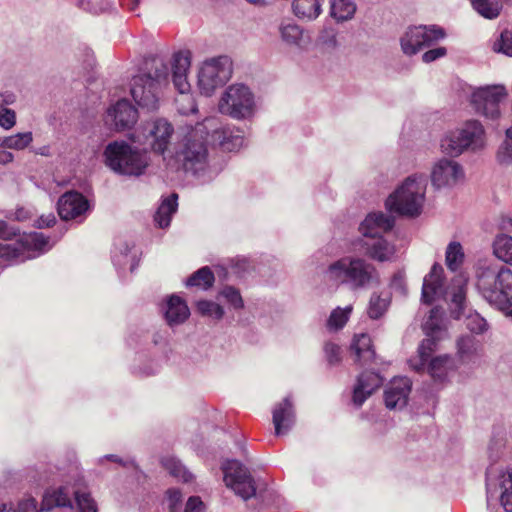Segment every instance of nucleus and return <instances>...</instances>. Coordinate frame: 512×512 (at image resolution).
Here are the masks:
<instances>
[{"mask_svg":"<svg viewBox=\"0 0 512 512\" xmlns=\"http://www.w3.org/2000/svg\"><path fill=\"white\" fill-rule=\"evenodd\" d=\"M170 71L168 62L160 56L145 61L144 72L134 76L131 84V95L139 107L148 111L158 108V92L168 84Z\"/></svg>","mask_w":512,"mask_h":512,"instance_id":"f257e3e1","label":"nucleus"},{"mask_svg":"<svg viewBox=\"0 0 512 512\" xmlns=\"http://www.w3.org/2000/svg\"><path fill=\"white\" fill-rule=\"evenodd\" d=\"M207 135L205 126L197 124L195 127L187 128L175 144V160L186 172L197 174L205 169L208 162Z\"/></svg>","mask_w":512,"mask_h":512,"instance_id":"f03ea898","label":"nucleus"},{"mask_svg":"<svg viewBox=\"0 0 512 512\" xmlns=\"http://www.w3.org/2000/svg\"><path fill=\"white\" fill-rule=\"evenodd\" d=\"M394 226V218L382 212L370 213L360 224L359 230L367 238L364 245L366 254L379 262L389 261L395 253L394 245L387 242L382 234Z\"/></svg>","mask_w":512,"mask_h":512,"instance_id":"7ed1b4c3","label":"nucleus"},{"mask_svg":"<svg viewBox=\"0 0 512 512\" xmlns=\"http://www.w3.org/2000/svg\"><path fill=\"white\" fill-rule=\"evenodd\" d=\"M324 276L336 285L352 283L357 286H366L376 283L378 279L374 266L363 259L349 256L331 263Z\"/></svg>","mask_w":512,"mask_h":512,"instance_id":"20e7f679","label":"nucleus"},{"mask_svg":"<svg viewBox=\"0 0 512 512\" xmlns=\"http://www.w3.org/2000/svg\"><path fill=\"white\" fill-rule=\"evenodd\" d=\"M105 163L114 172L128 176L142 175L149 165L145 151L124 141L109 143L104 151Z\"/></svg>","mask_w":512,"mask_h":512,"instance_id":"39448f33","label":"nucleus"},{"mask_svg":"<svg viewBox=\"0 0 512 512\" xmlns=\"http://www.w3.org/2000/svg\"><path fill=\"white\" fill-rule=\"evenodd\" d=\"M426 184L422 177H408L390 196L385 205L390 212L416 217L423 207Z\"/></svg>","mask_w":512,"mask_h":512,"instance_id":"423d86ee","label":"nucleus"},{"mask_svg":"<svg viewBox=\"0 0 512 512\" xmlns=\"http://www.w3.org/2000/svg\"><path fill=\"white\" fill-rule=\"evenodd\" d=\"M218 109L220 113L236 120L251 119L258 111L255 94L245 84L229 85L222 93Z\"/></svg>","mask_w":512,"mask_h":512,"instance_id":"0eeeda50","label":"nucleus"},{"mask_svg":"<svg viewBox=\"0 0 512 512\" xmlns=\"http://www.w3.org/2000/svg\"><path fill=\"white\" fill-rule=\"evenodd\" d=\"M484 128L477 120H469L461 127L447 132L440 142L443 153L457 157L466 150H477L484 146Z\"/></svg>","mask_w":512,"mask_h":512,"instance_id":"6e6552de","label":"nucleus"},{"mask_svg":"<svg viewBox=\"0 0 512 512\" xmlns=\"http://www.w3.org/2000/svg\"><path fill=\"white\" fill-rule=\"evenodd\" d=\"M191 65V54L189 51L176 52L172 57L171 74L175 89L180 93L175 102L179 113L188 115L197 111L194 98L189 94L191 86L187 75Z\"/></svg>","mask_w":512,"mask_h":512,"instance_id":"1a4fd4ad","label":"nucleus"},{"mask_svg":"<svg viewBox=\"0 0 512 512\" xmlns=\"http://www.w3.org/2000/svg\"><path fill=\"white\" fill-rule=\"evenodd\" d=\"M232 61L228 56H218L203 62L198 72V87L201 94L211 96L232 76Z\"/></svg>","mask_w":512,"mask_h":512,"instance_id":"9d476101","label":"nucleus"},{"mask_svg":"<svg viewBox=\"0 0 512 512\" xmlns=\"http://www.w3.org/2000/svg\"><path fill=\"white\" fill-rule=\"evenodd\" d=\"M224 481L227 487L244 501L258 497L256 482L249 470L237 460H228L223 464Z\"/></svg>","mask_w":512,"mask_h":512,"instance_id":"9b49d317","label":"nucleus"},{"mask_svg":"<svg viewBox=\"0 0 512 512\" xmlns=\"http://www.w3.org/2000/svg\"><path fill=\"white\" fill-rule=\"evenodd\" d=\"M445 31L438 26H412L400 38L402 52L407 56L417 54L445 37Z\"/></svg>","mask_w":512,"mask_h":512,"instance_id":"f8f14e48","label":"nucleus"},{"mask_svg":"<svg viewBox=\"0 0 512 512\" xmlns=\"http://www.w3.org/2000/svg\"><path fill=\"white\" fill-rule=\"evenodd\" d=\"M507 93L501 85L475 88L470 96V104L477 114L496 119L500 115V103Z\"/></svg>","mask_w":512,"mask_h":512,"instance_id":"ddd939ff","label":"nucleus"},{"mask_svg":"<svg viewBox=\"0 0 512 512\" xmlns=\"http://www.w3.org/2000/svg\"><path fill=\"white\" fill-rule=\"evenodd\" d=\"M173 133L172 124L166 119L160 118L147 122L142 127L141 135H138L137 138L141 142L140 137L142 136L144 144H147L153 152L165 155Z\"/></svg>","mask_w":512,"mask_h":512,"instance_id":"4468645a","label":"nucleus"},{"mask_svg":"<svg viewBox=\"0 0 512 512\" xmlns=\"http://www.w3.org/2000/svg\"><path fill=\"white\" fill-rule=\"evenodd\" d=\"M466 260L464 247L458 241H451L445 249V266L450 274L451 288H466L469 273L463 268Z\"/></svg>","mask_w":512,"mask_h":512,"instance_id":"2eb2a0df","label":"nucleus"},{"mask_svg":"<svg viewBox=\"0 0 512 512\" xmlns=\"http://www.w3.org/2000/svg\"><path fill=\"white\" fill-rule=\"evenodd\" d=\"M478 288H512V271L486 260H479L475 267Z\"/></svg>","mask_w":512,"mask_h":512,"instance_id":"dca6fc26","label":"nucleus"},{"mask_svg":"<svg viewBox=\"0 0 512 512\" xmlns=\"http://www.w3.org/2000/svg\"><path fill=\"white\" fill-rule=\"evenodd\" d=\"M430 177L435 188H451L463 180L464 171L457 161L441 158L433 164Z\"/></svg>","mask_w":512,"mask_h":512,"instance_id":"f3484780","label":"nucleus"},{"mask_svg":"<svg viewBox=\"0 0 512 512\" xmlns=\"http://www.w3.org/2000/svg\"><path fill=\"white\" fill-rule=\"evenodd\" d=\"M90 209L88 200L79 192L68 191L57 202L58 214L63 220L82 221Z\"/></svg>","mask_w":512,"mask_h":512,"instance_id":"a211bd4d","label":"nucleus"},{"mask_svg":"<svg viewBox=\"0 0 512 512\" xmlns=\"http://www.w3.org/2000/svg\"><path fill=\"white\" fill-rule=\"evenodd\" d=\"M412 382L407 377L394 378L384 392V401L388 409L403 408L408 402Z\"/></svg>","mask_w":512,"mask_h":512,"instance_id":"6ab92c4d","label":"nucleus"},{"mask_svg":"<svg viewBox=\"0 0 512 512\" xmlns=\"http://www.w3.org/2000/svg\"><path fill=\"white\" fill-rule=\"evenodd\" d=\"M350 353L354 363L361 367L374 363L376 353L371 337L365 333L355 335L350 345Z\"/></svg>","mask_w":512,"mask_h":512,"instance_id":"aec40b11","label":"nucleus"},{"mask_svg":"<svg viewBox=\"0 0 512 512\" xmlns=\"http://www.w3.org/2000/svg\"><path fill=\"white\" fill-rule=\"evenodd\" d=\"M108 117L113 120L116 129L123 130L136 123L138 112L128 100L122 99L108 110Z\"/></svg>","mask_w":512,"mask_h":512,"instance_id":"412c9836","label":"nucleus"},{"mask_svg":"<svg viewBox=\"0 0 512 512\" xmlns=\"http://www.w3.org/2000/svg\"><path fill=\"white\" fill-rule=\"evenodd\" d=\"M295 413L291 400L286 397L275 405L273 410V424L275 434L281 435L291 428L294 423Z\"/></svg>","mask_w":512,"mask_h":512,"instance_id":"4be33fe9","label":"nucleus"},{"mask_svg":"<svg viewBox=\"0 0 512 512\" xmlns=\"http://www.w3.org/2000/svg\"><path fill=\"white\" fill-rule=\"evenodd\" d=\"M30 257L26 245L19 235L12 240L0 242V258L7 262H23Z\"/></svg>","mask_w":512,"mask_h":512,"instance_id":"5701e85b","label":"nucleus"},{"mask_svg":"<svg viewBox=\"0 0 512 512\" xmlns=\"http://www.w3.org/2000/svg\"><path fill=\"white\" fill-rule=\"evenodd\" d=\"M190 315L189 308L184 300L172 295L167 302L165 319L170 326L183 323Z\"/></svg>","mask_w":512,"mask_h":512,"instance_id":"b1692460","label":"nucleus"},{"mask_svg":"<svg viewBox=\"0 0 512 512\" xmlns=\"http://www.w3.org/2000/svg\"><path fill=\"white\" fill-rule=\"evenodd\" d=\"M323 0H294L292 3V10L300 19L314 20L322 11Z\"/></svg>","mask_w":512,"mask_h":512,"instance_id":"393cba45","label":"nucleus"},{"mask_svg":"<svg viewBox=\"0 0 512 512\" xmlns=\"http://www.w3.org/2000/svg\"><path fill=\"white\" fill-rule=\"evenodd\" d=\"M489 303L512 317V290H483Z\"/></svg>","mask_w":512,"mask_h":512,"instance_id":"a878e982","label":"nucleus"},{"mask_svg":"<svg viewBox=\"0 0 512 512\" xmlns=\"http://www.w3.org/2000/svg\"><path fill=\"white\" fill-rule=\"evenodd\" d=\"M451 286L449 272L446 273L441 264L434 263L424 277L422 288H451Z\"/></svg>","mask_w":512,"mask_h":512,"instance_id":"bb28decb","label":"nucleus"},{"mask_svg":"<svg viewBox=\"0 0 512 512\" xmlns=\"http://www.w3.org/2000/svg\"><path fill=\"white\" fill-rule=\"evenodd\" d=\"M55 507H72L71 499L65 487H59L45 493L41 510L50 511Z\"/></svg>","mask_w":512,"mask_h":512,"instance_id":"cd10ccee","label":"nucleus"},{"mask_svg":"<svg viewBox=\"0 0 512 512\" xmlns=\"http://www.w3.org/2000/svg\"><path fill=\"white\" fill-rule=\"evenodd\" d=\"M177 199L178 195L173 193L162 201L154 216L158 227L166 228L170 225L171 217L177 210Z\"/></svg>","mask_w":512,"mask_h":512,"instance_id":"c85d7f7f","label":"nucleus"},{"mask_svg":"<svg viewBox=\"0 0 512 512\" xmlns=\"http://www.w3.org/2000/svg\"><path fill=\"white\" fill-rule=\"evenodd\" d=\"M390 290H381L379 293H373L370 298L368 315L372 319H379L387 311L391 303Z\"/></svg>","mask_w":512,"mask_h":512,"instance_id":"c756f323","label":"nucleus"},{"mask_svg":"<svg viewBox=\"0 0 512 512\" xmlns=\"http://www.w3.org/2000/svg\"><path fill=\"white\" fill-rule=\"evenodd\" d=\"M330 16L337 22L348 21L356 12V4L352 0H330Z\"/></svg>","mask_w":512,"mask_h":512,"instance_id":"7c9ffc66","label":"nucleus"},{"mask_svg":"<svg viewBox=\"0 0 512 512\" xmlns=\"http://www.w3.org/2000/svg\"><path fill=\"white\" fill-rule=\"evenodd\" d=\"M493 253L501 261L512 265V236L505 233L496 236Z\"/></svg>","mask_w":512,"mask_h":512,"instance_id":"2f4dec72","label":"nucleus"},{"mask_svg":"<svg viewBox=\"0 0 512 512\" xmlns=\"http://www.w3.org/2000/svg\"><path fill=\"white\" fill-rule=\"evenodd\" d=\"M33 141L31 131L16 133L6 137H0V147L12 150H24L29 147Z\"/></svg>","mask_w":512,"mask_h":512,"instance_id":"473e14b6","label":"nucleus"},{"mask_svg":"<svg viewBox=\"0 0 512 512\" xmlns=\"http://www.w3.org/2000/svg\"><path fill=\"white\" fill-rule=\"evenodd\" d=\"M162 466L175 478L183 482H190L193 478L192 474L182 465V463L174 457H163L161 459Z\"/></svg>","mask_w":512,"mask_h":512,"instance_id":"72a5a7b5","label":"nucleus"},{"mask_svg":"<svg viewBox=\"0 0 512 512\" xmlns=\"http://www.w3.org/2000/svg\"><path fill=\"white\" fill-rule=\"evenodd\" d=\"M214 274L207 266L200 268L187 278L185 284L188 287L212 288L214 284Z\"/></svg>","mask_w":512,"mask_h":512,"instance_id":"f704fd0d","label":"nucleus"},{"mask_svg":"<svg viewBox=\"0 0 512 512\" xmlns=\"http://www.w3.org/2000/svg\"><path fill=\"white\" fill-rule=\"evenodd\" d=\"M473 8L484 18L495 19L499 16L502 5L498 0H470Z\"/></svg>","mask_w":512,"mask_h":512,"instance_id":"c9c22d12","label":"nucleus"},{"mask_svg":"<svg viewBox=\"0 0 512 512\" xmlns=\"http://www.w3.org/2000/svg\"><path fill=\"white\" fill-rule=\"evenodd\" d=\"M451 358L447 355L437 356L429 362L428 373L437 381H442L446 375Z\"/></svg>","mask_w":512,"mask_h":512,"instance_id":"e433bc0d","label":"nucleus"},{"mask_svg":"<svg viewBox=\"0 0 512 512\" xmlns=\"http://www.w3.org/2000/svg\"><path fill=\"white\" fill-rule=\"evenodd\" d=\"M112 259L117 268L121 270L129 269L131 272L136 269L139 262L137 253L127 248L123 252L115 253Z\"/></svg>","mask_w":512,"mask_h":512,"instance_id":"4c0bfd02","label":"nucleus"},{"mask_svg":"<svg viewBox=\"0 0 512 512\" xmlns=\"http://www.w3.org/2000/svg\"><path fill=\"white\" fill-rule=\"evenodd\" d=\"M442 314L440 307L436 306L430 310L429 317L422 326L425 335H439L441 333Z\"/></svg>","mask_w":512,"mask_h":512,"instance_id":"58836bf2","label":"nucleus"},{"mask_svg":"<svg viewBox=\"0 0 512 512\" xmlns=\"http://www.w3.org/2000/svg\"><path fill=\"white\" fill-rule=\"evenodd\" d=\"M351 310V306H347L345 309H341L339 307L334 309L327 320L328 328L331 330L342 329L349 319Z\"/></svg>","mask_w":512,"mask_h":512,"instance_id":"ea45409f","label":"nucleus"},{"mask_svg":"<svg viewBox=\"0 0 512 512\" xmlns=\"http://www.w3.org/2000/svg\"><path fill=\"white\" fill-rule=\"evenodd\" d=\"M197 310L202 316L209 317L214 320H220L224 315L222 306L213 301H199L197 303Z\"/></svg>","mask_w":512,"mask_h":512,"instance_id":"a19ab883","label":"nucleus"},{"mask_svg":"<svg viewBox=\"0 0 512 512\" xmlns=\"http://www.w3.org/2000/svg\"><path fill=\"white\" fill-rule=\"evenodd\" d=\"M440 340L439 335H426V338L422 340L418 348L419 357L421 364L424 365L435 351L438 341Z\"/></svg>","mask_w":512,"mask_h":512,"instance_id":"79ce46f5","label":"nucleus"},{"mask_svg":"<svg viewBox=\"0 0 512 512\" xmlns=\"http://www.w3.org/2000/svg\"><path fill=\"white\" fill-rule=\"evenodd\" d=\"M497 159L504 165L512 163V127L506 130L505 139L497 153Z\"/></svg>","mask_w":512,"mask_h":512,"instance_id":"37998d69","label":"nucleus"},{"mask_svg":"<svg viewBox=\"0 0 512 512\" xmlns=\"http://www.w3.org/2000/svg\"><path fill=\"white\" fill-rule=\"evenodd\" d=\"M222 135L223 138L220 141V145L225 150L233 151L239 149L244 143L243 136H241L239 133L234 134L233 130L229 128H224L222 130Z\"/></svg>","mask_w":512,"mask_h":512,"instance_id":"c03bdc74","label":"nucleus"},{"mask_svg":"<svg viewBox=\"0 0 512 512\" xmlns=\"http://www.w3.org/2000/svg\"><path fill=\"white\" fill-rule=\"evenodd\" d=\"M357 383L373 393L382 385V378L376 372L365 370L358 376Z\"/></svg>","mask_w":512,"mask_h":512,"instance_id":"a18cd8bd","label":"nucleus"},{"mask_svg":"<svg viewBox=\"0 0 512 512\" xmlns=\"http://www.w3.org/2000/svg\"><path fill=\"white\" fill-rule=\"evenodd\" d=\"M22 238L26 245L27 254H30V248L43 251L49 246V237L45 236L43 233L35 232Z\"/></svg>","mask_w":512,"mask_h":512,"instance_id":"49530a36","label":"nucleus"},{"mask_svg":"<svg viewBox=\"0 0 512 512\" xmlns=\"http://www.w3.org/2000/svg\"><path fill=\"white\" fill-rule=\"evenodd\" d=\"M281 38L289 45H298L302 38V30L295 24H286L280 27Z\"/></svg>","mask_w":512,"mask_h":512,"instance_id":"de8ad7c7","label":"nucleus"},{"mask_svg":"<svg viewBox=\"0 0 512 512\" xmlns=\"http://www.w3.org/2000/svg\"><path fill=\"white\" fill-rule=\"evenodd\" d=\"M466 290H454L451 295L450 313L454 319H459L465 310Z\"/></svg>","mask_w":512,"mask_h":512,"instance_id":"09e8293b","label":"nucleus"},{"mask_svg":"<svg viewBox=\"0 0 512 512\" xmlns=\"http://www.w3.org/2000/svg\"><path fill=\"white\" fill-rule=\"evenodd\" d=\"M493 51L512 56V33L509 30L501 32L493 43Z\"/></svg>","mask_w":512,"mask_h":512,"instance_id":"8fccbe9b","label":"nucleus"},{"mask_svg":"<svg viewBox=\"0 0 512 512\" xmlns=\"http://www.w3.org/2000/svg\"><path fill=\"white\" fill-rule=\"evenodd\" d=\"M79 6L92 14H100L112 8L107 0H79Z\"/></svg>","mask_w":512,"mask_h":512,"instance_id":"3c124183","label":"nucleus"},{"mask_svg":"<svg viewBox=\"0 0 512 512\" xmlns=\"http://www.w3.org/2000/svg\"><path fill=\"white\" fill-rule=\"evenodd\" d=\"M75 500L78 507V512H97V505L90 493L75 492Z\"/></svg>","mask_w":512,"mask_h":512,"instance_id":"603ef678","label":"nucleus"},{"mask_svg":"<svg viewBox=\"0 0 512 512\" xmlns=\"http://www.w3.org/2000/svg\"><path fill=\"white\" fill-rule=\"evenodd\" d=\"M500 488V501L506 502L508 508L512 509V506L508 500L509 495H512V470H509L501 475Z\"/></svg>","mask_w":512,"mask_h":512,"instance_id":"864d4df0","label":"nucleus"},{"mask_svg":"<svg viewBox=\"0 0 512 512\" xmlns=\"http://www.w3.org/2000/svg\"><path fill=\"white\" fill-rule=\"evenodd\" d=\"M324 353L329 365L334 366L341 362V348L334 342H326L324 345Z\"/></svg>","mask_w":512,"mask_h":512,"instance_id":"5fc2aeb1","label":"nucleus"},{"mask_svg":"<svg viewBox=\"0 0 512 512\" xmlns=\"http://www.w3.org/2000/svg\"><path fill=\"white\" fill-rule=\"evenodd\" d=\"M466 326L471 332L480 334L487 330L488 325L484 318L475 314L468 317Z\"/></svg>","mask_w":512,"mask_h":512,"instance_id":"6e6d98bb","label":"nucleus"},{"mask_svg":"<svg viewBox=\"0 0 512 512\" xmlns=\"http://www.w3.org/2000/svg\"><path fill=\"white\" fill-rule=\"evenodd\" d=\"M372 392L363 388L362 384L357 383L353 390L352 401L356 407H361Z\"/></svg>","mask_w":512,"mask_h":512,"instance_id":"4d7b16f0","label":"nucleus"},{"mask_svg":"<svg viewBox=\"0 0 512 512\" xmlns=\"http://www.w3.org/2000/svg\"><path fill=\"white\" fill-rule=\"evenodd\" d=\"M16 114L11 109H2L0 111V126L4 129H10L15 125Z\"/></svg>","mask_w":512,"mask_h":512,"instance_id":"13d9d810","label":"nucleus"},{"mask_svg":"<svg viewBox=\"0 0 512 512\" xmlns=\"http://www.w3.org/2000/svg\"><path fill=\"white\" fill-rule=\"evenodd\" d=\"M223 296L236 309L243 307V299L240 290H222Z\"/></svg>","mask_w":512,"mask_h":512,"instance_id":"bf43d9fd","label":"nucleus"},{"mask_svg":"<svg viewBox=\"0 0 512 512\" xmlns=\"http://www.w3.org/2000/svg\"><path fill=\"white\" fill-rule=\"evenodd\" d=\"M19 236V230L9 226L7 222L0 220V239L3 241L12 240Z\"/></svg>","mask_w":512,"mask_h":512,"instance_id":"052dcab7","label":"nucleus"},{"mask_svg":"<svg viewBox=\"0 0 512 512\" xmlns=\"http://www.w3.org/2000/svg\"><path fill=\"white\" fill-rule=\"evenodd\" d=\"M447 53V50L445 47H437L431 50L426 51L422 55V61L425 63H431L437 59H440L444 57Z\"/></svg>","mask_w":512,"mask_h":512,"instance_id":"680f3d73","label":"nucleus"},{"mask_svg":"<svg viewBox=\"0 0 512 512\" xmlns=\"http://www.w3.org/2000/svg\"><path fill=\"white\" fill-rule=\"evenodd\" d=\"M15 512H39L37 509V501L34 498H28L21 501Z\"/></svg>","mask_w":512,"mask_h":512,"instance_id":"e2e57ef3","label":"nucleus"},{"mask_svg":"<svg viewBox=\"0 0 512 512\" xmlns=\"http://www.w3.org/2000/svg\"><path fill=\"white\" fill-rule=\"evenodd\" d=\"M203 508V502L198 496H191L185 507L184 512H201Z\"/></svg>","mask_w":512,"mask_h":512,"instance_id":"0e129e2a","label":"nucleus"},{"mask_svg":"<svg viewBox=\"0 0 512 512\" xmlns=\"http://www.w3.org/2000/svg\"><path fill=\"white\" fill-rule=\"evenodd\" d=\"M406 285V275L404 271H397L391 278L390 288H403Z\"/></svg>","mask_w":512,"mask_h":512,"instance_id":"69168bd1","label":"nucleus"},{"mask_svg":"<svg viewBox=\"0 0 512 512\" xmlns=\"http://www.w3.org/2000/svg\"><path fill=\"white\" fill-rule=\"evenodd\" d=\"M439 292H445V296H448V290H422V301L428 305L432 304Z\"/></svg>","mask_w":512,"mask_h":512,"instance_id":"338daca9","label":"nucleus"},{"mask_svg":"<svg viewBox=\"0 0 512 512\" xmlns=\"http://www.w3.org/2000/svg\"><path fill=\"white\" fill-rule=\"evenodd\" d=\"M167 496L170 501L171 509L173 510L182 500V494L177 489H169L167 491Z\"/></svg>","mask_w":512,"mask_h":512,"instance_id":"774afa93","label":"nucleus"}]
</instances>
